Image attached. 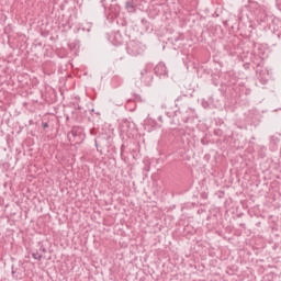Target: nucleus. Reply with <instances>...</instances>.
Here are the masks:
<instances>
[{
    "label": "nucleus",
    "mask_w": 281,
    "mask_h": 281,
    "mask_svg": "<svg viewBox=\"0 0 281 281\" xmlns=\"http://www.w3.org/2000/svg\"><path fill=\"white\" fill-rule=\"evenodd\" d=\"M12 273L14 274V273H16V271L12 270Z\"/></svg>",
    "instance_id": "nucleus-14"
},
{
    "label": "nucleus",
    "mask_w": 281,
    "mask_h": 281,
    "mask_svg": "<svg viewBox=\"0 0 281 281\" xmlns=\"http://www.w3.org/2000/svg\"><path fill=\"white\" fill-rule=\"evenodd\" d=\"M202 106L203 109H207V106H210V103L207 101H203Z\"/></svg>",
    "instance_id": "nucleus-9"
},
{
    "label": "nucleus",
    "mask_w": 281,
    "mask_h": 281,
    "mask_svg": "<svg viewBox=\"0 0 281 281\" xmlns=\"http://www.w3.org/2000/svg\"><path fill=\"white\" fill-rule=\"evenodd\" d=\"M117 44H119V45H122V40H120V41L117 42Z\"/></svg>",
    "instance_id": "nucleus-12"
},
{
    "label": "nucleus",
    "mask_w": 281,
    "mask_h": 281,
    "mask_svg": "<svg viewBox=\"0 0 281 281\" xmlns=\"http://www.w3.org/2000/svg\"><path fill=\"white\" fill-rule=\"evenodd\" d=\"M40 251H42V254H47V248H45V246H41Z\"/></svg>",
    "instance_id": "nucleus-8"
},
{
    "label": "nucleus",
    "mask_w": 281,
    "mask_h": 281,
    "mask_svg": "<svg viewBox=\"0 0 281 281\" xmlns=\"http://www.w3.org/2000/svg\"><path fill=\"white\" fill-rule=\"evenodd\" d=\"M126 52L130 56H142L144 46L139 42L131 41L127 43Z\"/></svg>",
    "instance_id": "nucleus-1"
},
{
    "label": "nucleus",
    "mask_w": 281,
    "mask_h": 281,
    "mask_svg": "<svg viewBox=\"0 0 281 281\" xmlns=\"http://www.w3.org/2000/svg\"><path fill=\"white\" fill-rule=\"evenodd\" d=\"M154 72L159 77V78H168V68L166 67V64L159 63L155 68Z\"/></svg>",
    "instance_id": "nucleus-4"
},
{
    "label": "nucleus",
    "mask_w": 281,
    "mask_h": 281,
    "mask_svg": "<svg viewBox=\"0 0 281 281\" xmlns=\"http://www.w3.org/2000/svg\"><path fill=\"white\" fill-rule=\"evenodd\" d=\"M135 7H136V4L134 1H127L125 3V8H126L127 12H135Z\"/></svg>",
    "instance_id": "nucleus-5"
},
{
    "label": "nucleus",
    "mask_w": 281,
    "mask_h": 281,
    "mask_svg": "<svg viewBox=\"0 0 281 281\" xmlns=\"http://www.w3.org/2000/svg\"><path fill=\"white\" fill-rule=\"evenodd\" d=\"M117 36H120V34H115V35H114V38H117Z\"/></svg>",
    "instance_id": "nucleus-13"
},
{
    "label": "nucleus",
    "mask_w": 281,
    "mask_h": 281,
    "mask_svg": "<svg viewBox=\"0 0 281 281\" xmlns=\"http://www.w3.org/2000/svg\"><path fill=\"white\" fill-rule=\"evenodd\" d=\"M68 138L74 139L77 144L85 139V130L80 126L72 127L71 132L68 134Z\"/></svg>",
    "instance_id": "nucleus-2"
},
{
    "label": "nucleus",
    "mask_w": 281,
    "mask_h": 281,
    "mask_svg": "<svg viewBox=\"0 0 281 281\" xmlns=\"http://www.w3.org/2000/svg\"><path fill=\"white\" fill-rule=\"evenodd\" d=\"M159 122H164V119L161 116L158 117Z\"/></svg>",
    "instance_id": "nucleus-11"
},
{
    "label": "nucleus",
    "mask_w": 281,
    "mask_h": 281,
    "mask_svg": "<svg viewBox=\"0 0 281 281\" xmlns=\"http://www.w3.org/2000/svg\"><path fill=\"white\" fill-rule=\"evenodd\" d=\"M153 72L148 71V69H144L140 71V81L145 87H150L153 85Z\"/></svg>",
    "instance_id": "nucleus-3"
},
{
    "label": "nucleus",
    "mask_w": 281,
    "mask_h": 281,
    "mask_svg": "<svg viewBox=\"0 0 281 281\" xmlns=\"http://www.w3.org/2000/svg\"><path fill=\"white\" fill-rule=\"evenodd\" d=\"M42 126H43V128H49V124H47V123H42Z\"/></svg>",
    "instance_id": "nucleus-10"
},
{
    "label": "nucleus",
    "mask_w": 281,
    "mask_h": 281,
    "mask_svg": "<svg viewBox=\"0 0 281 281\" xmlns=\"http://www.w3.org/2000/svg\"><path fill=\"white\" fill-rule=\"evenodd\" d=\"M32 258H34V260H43V255H38V251L36 252H32Z\"/></svg>",
    "instance_id": "nucleus-6"
},
{
    "label": "nucleus",
    "mask_w": 281,
    "mask_h": 281,
    "mask_svg": "<svg viewBox=\"0 0 281 281\" xmlns=\"http://www.w3.org/2000/svg\"><path fill=\"white\" fill-rule=\"evenodd\" d=\"M181 100H183V97H178L176 99V106L179 109V102H181Z\"/></svg>",
    "instance_id": "nucleus-7"
}]
</instances>
